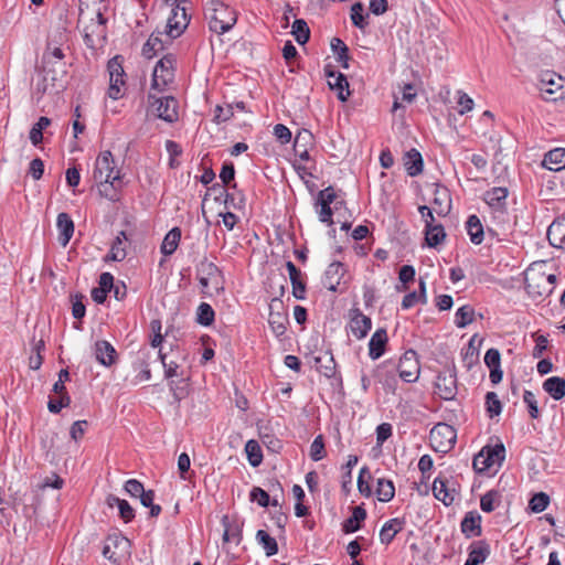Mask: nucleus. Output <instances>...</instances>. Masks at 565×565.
<instances>
[{"instance_id":"3","label":"nucleus","mask_w":565,"mask_h":565,"mask_svg":"<svg viewBox=\"0 0 565 565\" xmlns=\"http://www.w3.org/2000/svg\"><path fill=\"white\" fill-rule=\"evenodd\" d=\"M171 7V14L164 28V34L169 38V41L179 38L189 25L190 15L188 14V10L191 7V2L188 0H178Z\"/></svg>"},{"instance_id":"34","label":"nucleus","mask_w":565,"mask_h":565,"mask_svg":"<svg viewBox=\"0 0 565 565\" xmlns=\"http://www.w3.org/2000/svg\"><path fill=\"white\" fill-rule=\"evenodd\" d=\"M312 139H313V136L308 130L299 131L296 135L295 142H294V150L300 160H302V161L310 160V154H309L307 145L309 142H311Z\"/></svg>"},{"instance_id":"17","label":"nucleus","mask_w":565,"mask_h":565,"mask_svg":"<svg viewBox=\"0 0 565 565\" xmlns=\"http://www.w3.org/2000/svg\"><path fill=\"white\" fill-rule=\"evenodd\" d=\"M344 273L345 268L341 262L331 263L324 271L323 286L330 291H337Z\"/></svg>"},{"instance_id":"4","label":"nucleus","mask_w":565,"mask_h":565,"mask_svg":"<svg viewBox=\"0 0 565 565\" xmlns=\"http://www.w3.org/2000/svg\"><path fill=\"white\" fill-rule=\"evenodd\" d=\"M130 541L119 532L109 534L103 546V555L114 564L130 557Z\"/></svg>"},{"instance_id":"35","label":"nucleus","mask_w":565,"mask_h":565,"mask_svg":"<svg viewBox=\"0 0 565 565\" xmlns=\"http://www.w3.org/2000/svg\"><path fill=\"white\" fill-rule=\"evenodd\" d=\"M268 323L276 337L284 335L289 323L288 312L286 310L269 312Z\"/></svg>"},{"instance_id":"31","label":"nucleus","mask_w":565,"mask_h":565,"mask_svg":"<svg viewBox=\"0 0 565 565\" xmlns=\"http://www.w3.org/2000/svg\"><path fill=\"white\" fill-rule=\"evenodd\" d=\"M508 189L503 186L492 188L484 194V201L490 207L502 211L507 205Z\"/></svg>"},{"instance_id":"44","label":"nucleus","mask_w":565,"mask_h":565,"mask_svg":"<svg viewBox=\"0 0 565 565\" xmlns=\"http://www.w3.org/2000/svg\"><path fill=\"white\" fill-rule=\"evenodd\" d=\"M245 452L249 465L254 468L263 462V451L258 441L249 439L245 445Z\"/></svg>"},{"instance_id":"47","label":"nucleus","mask_w":565,"mask_h":565,"mask_svg":"<svg viewBox=\"0 0 565 565\" xmlns=\"http://www.w3.org/2000/svg\"><path fill=\"white\" fill-rule=\"evenodd\" d=\"M256 540L260 544L267 556H273L278 553L277 541L271 537L265 530H258L256 533Z\"/></svg>"},{"instance_id":"20","label":"nucleus","mask_w":565,"mask_h":565,"mask_svg":"<svg viewBox=\"0 0 565 565\" xmlns=\"http://www.w3.org/2000/svg\"><path fill=\"white\" fill-rule=\"evenodd\" d=\"M388 342V337L386 329L380 328L377 329L370 339L369 342V356L372 360L380 359L386 349V344Z\"/></svg>"},{"instance_id":"59","label":"nucleus","mask_w":565,"mask_h":565,"mask_svg":"<svg viewBox=\"0 0 565 565\" xmlns=\"http://www.w3.org/2000/svg\"><path fill=\"white\" fill-rule=\"evenodd\" d=\"M326 456L324 440L322 435H318L310 446V458L313 461H319Z\"/></svg>"},{"instance_id":"5","label":"nucleus","mask_w":565,"mask_h":565,"mask_svg":"<svg viewBox=\"0 0 565 565\" xmlns=\"http://www.w3.org/2000/svg\"><path fill=\"white\" fill-rule=\"evenodd\" d=\"M175 62L173 54H166L157 62L152 73L151 88L162 92L173 82Z\"/></svg>"},{"instance_id":"11","label":"nucleus","mask_w":565,"mask_h":565,"mask_svg":"<svg viewBox=\"0 0 565 565\" xmlns=\"http://www.w3.org/2000/svg\"><path fill=\"white\" fill-rule=\"evenodd\" d=\"M435 392L445 401H451L456 397L458 387L455 366L447 367L438 373L435 381Z\"/></svg>"},{"instance_id":"43","label":"nucleus","mask_w":565,"mask_h":565,"mask_svg":"<svg viewBox=\"0 0 565 565\" xmlns=\"http://www.w3.org/2000/svg\"><path fill=\"white\" fill-rule=\"evenodd\" d=\"M331 50L333 54L337 56V61L341 64L343 68H349V47L347 44L339 38H333L331 40Z\"/></svg>"},{"instance_id":"23","label":"nucleus","mask_w":565,"mask_h":565,"mask_svg":"<svg viewBox=\"0 0 565 565\" xmlns=\"http://www.w3.org/2000/svg\"><path fill=\"white\" fill-rule=\"evenodd\" d=\"M56 227L58 231L57 241L65 247L74 234V222L67 213L62 212L57 215Z\"/></svg>"},{"instance_id":"60","label":"nucleus","mask_w":565,"mask_h":565,"mask_svg":"<svg viewBox=\"0 0 565 565\" xmlns=\"http://www.w3.org/2000/svg\"><path fill=\"white\" fill-rule=\"evenodd\" d=\"M191 467V460L188 454L182 452L178 458V470L180 473V478L183 480H190L191 473L190 472Z\"/></svg>"},{"instance_id":"36","label":"nucleus","mask_w":565,"mask_h":565,"mask_svg":"<svg viewBox=\"0 0 565 565\" xmlns=\"http://www.w3.org/2000/svg\"><path fill=\"white\" fill-rule=\"evenodd\" d=\"M181 241V228L175 226L164 236L160 250L164 256H171L178 248Z\"/></svg>"},{"instance_id":"45","label":"nucleus","mask_w":565,"mask_h":565,"mask_svg":"<svg viewBox=\"0 0 565 565\" xmlns=\"http://www.w3.org/2000/svg\"><path fill=\"white\" fill-rule=\"evenodd\" d=\"M317 370L326 377H332L335 374V361L330 353H326L324 358L317 356L315 359Z\"/></svg>"},{"instance_id":"52","label":"nucleus","mask_w":565,"mask_h":565,"mask_svg":"<svg viewBox=\"0 0 565 565\" xmlns=\"http://www.w3.org/2000/svg\"><path fill=\"white\" fill-rule=\"evenodd\" d=\"M292 34L299 44H305L309 41L310 30L307 22L302 19H296L292 24Z\"/></svg>"},{"instance_id":"63","label":"nucleus","mask_w":565,"mask_h":565,"mask_svg":"<svg viewBox=\"0 0 565 565\" xmlns=\"http://www.w3.org/2000/svg\"><path fill=\"white\" fill-rule=\"evenodd\" d=\"M393 434V427L390 423H382L376 427V444L382 446Z\"/></svg>"},{"instance_id":"27","label":"nucleus","mask_w":565,"mask_h":565,"mask_svg":"<svg viewBox=\"0 0 565 565\" xmlns=\"http://www.w3.org/2000/svg\"><path fill=\"white\" fill-rule=\"evenodd\" d=\"M95 356L100 364L110 366L115 363L117 353L108 341L99 340L95 343Z\"/></svg>"},{"instance_id":"25","label":"nucleus","mask_w":565,"mask_h":565,"mask_svg":"<svg viewBox=\"0 0 565 565\" xmlns=\"http://www.w3.org/2000/svg\"><path fill=\"white\" fill-rule=\"evenodd\" d=\"M490 555V546L484 540L476 541L469 546L468 565H480Z\"/></svg>"},{"instance_id":"7","label":"nucleus","mask_w":565,"mask_h":565,"mask_svg":"<svg viewBox=\"0 0 565 565\" xmlns=\"http://www.w3.org/2000/svg\"><path fill=\"white\" fill-rule=\"evenodd\" d=\"M539 88L545 100L555 102L565 96V78L555 72L546 71L541 75Z\"/></svg>"},{"instance_id":"19","label":"nucleus","mask_w":565,"mask_h":565,"mask_svg":"<svg viewBox=\"0 0 565 565\" xmlns=\"http://www.w3.org/2000/svg\"><path fill=\"white\" fill-rule=\"evenodd\" d=\"M372 376L387 388H393L396 383L394 366L388 361L377 364L372 372Z\"/></svg>"},{"instance_id":"15","label":"nucleus","mask_w":565,"mask_h":565,"mask_svg":"<svg viewBox=\"0 0 565 565\" xmlns=\"http://www.w3.org/2000/svg\"><path fill=\"white\" fill-rule=\"evenodd\" d=\"M222 525L224 527L223 541L238 545L243 539V522L236 518L223 515Z\"/></svg>"},{"instance_id":"6","label":"nucleus","mask_w":565,"mask_h":565,"mask_svg":"<svg viewBox=\"0 0 565 565\" xmlns=\"http://www.w3.org/2000/svg\"><path fill=\"white\" fill-rule=\"evenodd\" d=\"M457 433L455 428L445 423H438L429 433L431 447L439 452H448L456 444Z\"/></svg>"},{"instance_id":"13","label":"nucleus","mask_w":565,"mask_h":565,"mask_svg":"<svg viewBox=\"0 0 565 565\" xmlns=\"http://www.w3.org/2000/svg\"><path fill=\"white\" fill-rule=\"evenodd\" d=\"M418 374L419 365L416 360V352L414 350H408L399 360L398 375L403 381L413 383L418 379Z\"/></svg>"},{"instance_id":"8","label":"nucleus","mask_w":565,"mask_h":565,"mask_svg":"<svg viewBox=\"0 0 565 565\" xmlns=\"http://www.w3.org/2000/svg\"><path fill=\"white\" fill-rule=\"evenodd\" d=\"M196 275L202 287V292L212 285L216 290L223 289V276L221 269L213 263L203 258L196 265Z\"/></svg>"},{"instance_id":"53","label":"nucleus","mask_w":565,"mask_h":565,"mask_svg":"<svg viewBox=\"0 0 565 565\" xmlns=\"http://www.w3.org/2000/svg\"><path fill=\"white\" fill-rule=\"evenodd\" d=\"M486 409L488 413V416L490 418H493L495 416H499L502 412V404L499 399V396L494 392H488L486 394Z\"/></svg>"},{"instance_id":"26","label":"nucleus","mask_w":565,"mask_h":565,"mask_svg":"<svg viewBox=\"0 0 565 565\" xmlns=\"http://www.w3.org/2000/svg\"><path fill=\"white\" fill-rule=\"evenodd\" d=\"M405 520L394 518L385 522L380 531V541L382 544L388 545L394 537L404 529Z\"/></svg>"},{"instance_id":"2","label":"nucleus","mask_w":565,"mask_h":565,"mask_svg":"<svg viewBox=\"0 0 565 565\" xmlns=\"http://www.w3.org/2000/svg\"><path fill=\"white\" fill-rule=\"evenodd\" d=\"M93 177L102 186L109 184L114 191L120 186L119 170L115 169L113 154L109 150L100 152L97 157Z\"/></svg>"},{"instance_id":"24","label":"nucleus","mask_w":565,"mask_h":565,"mask_svg":"<svg viewBox=\"0 0 565 565\" xmlns=\"http://www.w3.org/2000/svg\"><path fill=\"white\" fill-rule=\"evenodd\" d=\"M286 268L289 274L290 282L292 286V295L295 298L302 300L306 297V282L302 280V273L296 265L288 260Z\"/></svg>"},{"instance_id":"30","label":"nucleus","mask_w":565,"mask_h":565,"mask_svg":"<svg viewBox=\"0 0 565 565\" xmlns=\"http://www.w3.org/2000/svg\"><path fill=\"white\" fill-rule=\"evenodd\" d=\"M404 166L409 177H416L423 172L424 161L420 152L416 149H411L405 153Z\"/></svg>"},{"instance_id":"37","label":"nucleus","mask_w":565,"mask_h":565,"mask_svg":"<svg viewBox=\"0 0 565 565\" xmlns=\"http://www.w3.org/2000/svg\"><path fill=\"white\" fill-rule=\"evenodd\" d=\"M466 228H467V233L470 237V241L475 245H479L482 243V241L484 238V231H483L482 223L477 215L473 214L468 217V220L466 222Z\"/></svg>"},{"instance_id":"41","label":"nucleus","mask_w":565,"mask_h":565,"mask_svg":"<svg viewBox=\"0 0 565 565\" xmlns=\"http://www.w3.org/2000/svg\"><path fill=\"white\" fill-rule=\"evenodd\" d=\"M375 493L381 502H390L395 495L393 481L385 478L377 479Z\"/></svg>"},{"instance_id":"33","label":"nucleus","mask_w":565,"mask_h":565,"mask_svg":"<svg viewBox=\"0 0 565 565\" xmlns=\"http://www.w3.org/2000/svg\"><path fill=\"white\" fill-rule=\"evenodd\" d=\"M366 519V510L362 505L353 508L352 515L342 524L344 533H354L362 526V522Z\"/></svg>"},{"instance_id":"48","label":"nucleus","mask_w":565,"mask_h":565,"mask_svg":"<svg viewBox=\"0 0 565 565\" xmlns=\"http://www.w3.org/2000/svg\"><path fill=\"white\" fill-rule=\"evenodd\" d=\"M475 310L470 305H465L456 311L455 324L457 328H466L468 324L473 322Z\"/></svg>"},{"instance_id":"10","label":"nucleus","mask_w":565,"mask_h":565,"mask_svg":"<svg viewBox=\"0 0 565 565\" xmlns=\"http://www.w3.org/2000/svg\"><path fill=\"white\" fill-rule=\"evenodd\" d=\"M149 100L152 99L151 107L154 108L158 118L167 122H175L179 120V102L173 96L156 97L151 94L148 96Z\"/></svg>"},{"instance_id":"46","label":"nucleus","mask_w":565,"mask_h":565,"mask_svg":"<svg viewBox=\"0 0 565 565\" xmlns=\"http://www.w3.org/2000/svg\"><path fill=\"white\" fill-rule=\"evenodd\" d=\"M501 493L498 490L487 491L480 499V508L486 513H491L500 504Z\"/></svg>"},{"instance_id":"42","label":"nucleus","mask_w":565,"mask_h":565,"mask_svg":"<svg viewBox=\"0 0 565 565\" xmlns=\"http://www.w3.org/2000/svg\"><path fill=\"white\" fill-rule=\"evenodd\" d=\"M481 451H486V460H488L491 467L493 465L500 466L505 459V447L502 443H499L493 447L486 446Z\"/></svg>"},{"instance_id":"12","label":"nucleus","mask_w":565,"mask_h":565,"mask_svg":"<svg viewBox=\"0 0 565 565\" xmlns=\"http://www.w3.org/2000/svg\"><path fill=\"white\" fill-rule=\"evenodd\" d=\"M525 289L533 300L540 301L548 297L554 287L547 284L544 273H531L525 276Z\"/></svg>"},{"instance_id":"64","label":"nucleus","mask_w":565,"mask_h":565,"mask_svg":"<svg viewBox=\"0 0 565 565\" xmlns=\"http://www.w3.org/2000/svg\"><path fill=\"white\" fill-rule=\"evenodd\" d=\"M234 113H233V107L231 105H227L226 107H222L220 105H217L214 109V121L220 124V122H225L227 120H230L232 117H233Z\"/></svg>"},{"instance_id":"49","label":"nucleus","mask_w":565,"mask_h":565,"mask_svg":"<svg viewBox=\"0 0 565 565\" xmlns=\"http://www.w3.org/2000/svg\"><path fill=\"white\" fill-rule=\"evenodd\" d=\"M215 312L211 305L202 302L196 310V322L203 327H209L214 322Z\"/></svg>"},{"instance_id":"14","label":"nucleus","mask_w":565,"mask_h":565,"mask_svg":"<svg viewBox=\"0 0 565 565\" xmlns=\"http://www.w3.org/2000/svg\"><path fill=\"white\" fill-rule=\"evenodd\" d=\"M324 75L328 77L330 89L335 90L341 102L348 100L350 96L349 82L344 74L335 72L331 65L324 67Z\"/></svg>"},{"instance_id":"18","label":"nucleus","mask_w":565,"mask_h":565,"mask_svg":"<svg viewBox=\"0 0 565 565\" xmlns=\"http://www.w3.org/2000/svg\"><path fill=\"white\" fill-rule=\"evenodd\" d=\"M371 328V318L364 316L359 309L352 310V317L350 319V329L356 339L361 340L365 338Z\"/></svg>"},{"instance_id":"1","label":"nucleus","mask_w":565,"mask_h":565,"mask_svg":"<svg viewBox=\"0 0 565 565\" xmlns=\"http://www.w3.org/2000/svg\"><path fill=\"white\" fill-rule=\"evenodd\" d=\"M205 18L210 30L216 34L226 33L237 21L235 10L220 0H211L206 3Z\"/></svg>"},{"instance_id":"28","label":"nucleus","mask_w":565,"mask_h":565,"mask_svg":"<svg viewBox=\"0 0 565 565\" xmlns=\"http://www.w3.org/2000/svg\"><path fill=\"white\" fill-rule=\"evenodd\" d=\"M550 244L557 248L565 247V217L555 220L547 228Z\"/></svg>"},{"instance_id":"38","label":"nucleus","mask_w":565,"mask_h":565,"mask_svg":"<svg viewBox=\"0 0 565 565\" xmlns=\"http://www.w3.org/2000/svg\"><path fill=\"white\" fill-rule=\"evenodd\" d=\"M543 166L554 171L565 168V149L555 148L548 151L544 156Z\"/></svg>"},{"instance_id":"40","label":"nucleus","mask_w":565,"mask_h":565,"mask_svg":"<svg viewBox=\"0 0 565 565\" xmlns=\"http://www.w3.org/2000/svg\"><path fill=\"white\" fill-rule=\"evenodd\" d=\"M125 241H127L126 232L120 231L111 244L109 254L107 255L108 259H111L114 262H121L126 258L127 253L124 247Z\"/></svg>"},{"instance_id":"55","label":"nucleus","mask_w":565,"mask_h":565,"mask_svg":"<svg viewBox=\"0 0 565 565\" xmlns=\"http://www.w3.org/2000/svg\"><path fill=\"white\" fill-rule=\"evenodd\" d=\"M335 199H337V195H335L334 189L332 186H328V188L319 191L316 204L331 205L332 203H334V210H338L339 205L343 204V201L335 202Z\"/></svg>"},{"instance_id":"57","label":"nucleus","mask_w":565,"mask_h":565,"mask_svg":"<svg viewBox=\"0 0 565 565\" xmlns=\"http://www.w3.org/2000/svg\"><path fill=\"white\" fill-rule=\"evenodd\" d=\"M45 349V343L43 339H40L38 342H35L33 351L35 352L34 355H31L29 359V366L31 370H39L43 363V356L41 352Z\"/></svg>"},{"instance_id":"51","label":"nucleus","mask_w":565,"mask_h":565,"mask_svg":"<svg viewBox=\"0 0 565 565\" xmlns=\"http://www.w3.org/2000/svg\"><path fill=\"white\" fill-rule=\"evenodd\" d=\"M51 119L47 117H40L38 122L30 130V140L34 146L40 145L43 141V130L49 127Z\"/></svg>"},{"instance_id":"58","label":"nucleus","mask_w":565,"mask_h":565,"mask_svg":"<svg viewBox=\"0 0 565 565\" xmlns=\"http://www.w3.org/2000/svg\"><path fill=\"white\" fill-rule=\"evenodd\" d=\"M523 402L526 404L530 417L532 419H537L540 417V411L534 393L525 390L523 393Z\"/></svg>"},{"instance_id":"9","label":"nucleus","mask_w":565,"mask_h":565,"mask_svg":"<svg viewBox=\"0 0 565 565\" xmlns=\"http://www.w3.org/2000/svg\"><path fill=\"white\" fill-rule=\"evenodd\" d=\"M107 70L109 73V88L108 96L111 99H119L122 97L121 86L125 85V71L122 67V57L120 55H116L110 58L107 64Z\"/></svg>"},{"instance_id":"39","label":"nucleus","mask_w":565,"mask_h":565,"mask_svg":"<svg viewBox=\"0 0 565 565\" xmlns=\"http://www.w3.org/2000/svg\"><path fill=\"white\" fill-rule=\"evenodd\" d=\"M543 388L555 401H559L565 396V379L552 376L544 381Z\"/></svg>"},{"instance_id":"22","label":"nucleus","mask_w":565,"mask_h":565,"mask_svg":"<svg viewBox=\"0 0 565 565\" xmlns=\"http://www.w3.org/2000/svg\"><path fill=\"white\" fill-rule=\"evenodd\" d=\"M434 211L439 216H446L451 209V199L449 195V191L446 186H441L436 184L434 190Z\"/></svg>"},{"instance_id":"16","label":"nucleus","mask_w":565,"mask_h":565,"mask_svg":"<svg viewBox=\"0 0 565 565\" xmlns=\"http://www.w3.org/2000/svg\"><path fill=\"white\" fill-rule=\"evenodd\" d=\"M162 35H166L164 31H157L150 34L149 39L142 46V55L146 58H152L154 55H157L158 52L163 51L167 47V45H170L172 43V41H169L168 36L163 39Z\"/></svg>"},{"instance_id":"21","label":"nucleus","mask_w":565,"mask_h":565,"mask_svg":"<svg viewBox=\"0 0 565 565\" xmlns=\"http://www.w3.org/2000/svg\"><path fill=\"white\" fill-rule=\"evenodd\" d=\"M481 515L477 511H469L465 514L460 529L467 539L481 535Z\"/></svg>"},{"instance_id":"32","label":"nucleus","mask_w":565,"mask_h":565,"mask_svg":"<svg viewBox=\"0 0 565 565\" xmlns=\"http://www.w3.org/2000/svg\"><path fill=\"white\" fill-rule=\"evenodd\" d=\"M434 222L426 220L425 241L429 247H436L444 242L446 237L445 228L441 224H433Z\"/></svg>"},{"instance_id":"54","label":"nucleus","mask_w":565,"mask_h":565,"mask_svg":"<svg viewBox=\"0 0 565 565\" xmlns=\"http://www.w3.org/2000/svg\"><path fill=\"white\" fill-rule=\"evenodd\" d=\"M477 340V334L472 335L469 340L468 347L463 352L462 360L465 362V365L468 369H471L473 364H476L479 360V351L478 348L475 345V342Z\"/></svg>"},{"instance_id":"61","label":"nucleus","mask_w":565,"mask_h":565,"mask_svg":"<svg viewBox=\"0 0 565 565\" xmlns=\"http://www.w3.org/2000/svg\"><path fill=\"white\" fill-rule=\"evenodd\" d=\"M252 501H256L260 507L266 508L270 504L269 494L259 487H254L249 493Z\"/></svg>"},{"instance_id":"62","label":"nucleus","mask_w":565,"mask_h":565,"mask_svg":"<svg viewBox=\"0 0 565 565\" xmlns=\"http://www.w3.org/2000/svg\"><path fill=\"white\" fill-rule=\"evenodd\" d=\"M124 489L132 498H139L146 491L143 484L137 479L127 480Z\"/></svg>"},{"instance_id":"29","label":"nucleus","mask_w":565,"mask_h":565,"mask_svg":"<svg viewBox=\"0 0 565 565\" xmlns=\"http://www.w3.org/2000/svg\"><path fill=\"white\" fill-rule=\"evenodd\" d=\"M434 497L441 501L445 505H449L455 500V491L448 488L446 478L437 477L433 482Z\"/></svg>"},{"instance_id":"56","label":"nucleus","mask_w":565,"mask_h":565,"mask_svg":"<svg viewBox=\"0 0 565 565\" xmlns=\"http://www.w3.org/2000/svg\"><path fill=\"white\" fill-rule=\"evenodd\" d=\"M548 503L550 497L544 492H539L531 498L529 507L533 512L539 513L543 512L547 508Z\"/></svg>"},{"instance_id":"50","label":"nucleus","mask_w":565,"mask_h":565,"mask_svg":"<svg viewBox=\"0 0 565 565\" xmlns=\"http://www.w3.org/2000/svg\"><path fill=\"white\" fill-rule=\"evenodd\" d=\"M364 6L361 2H356L351 7V21L352 24L361 30H364L369 22V14H363Z\"/></svg>"}]
</instances>
